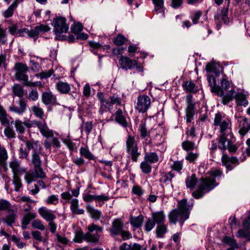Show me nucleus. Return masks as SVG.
Wrapping results in <instances>:
<instances>
[{"mask_svg": "<svg viewBox=\"0 0 250 250\" xmlns=\"http://www.w3.org/2000/svg\"><path fill=\"white\" fill-rule=\"evenodd\" d=\"M27 107V101L24 98H20L17 102V104H13L9 106V110L19 115H22L26 111Z\"/></svg>", "mask_w": 250, "mask_h": 250, "instance_id": "obj_11", "label": "nucleus"}, {"mask_svg": "<svg viewBox=\"0 0 250 250\" xmlns=\"http://www.w3.org/2000/svg\"><path fill=\"white\" fill-rule=\"evenodd\" d=\"M112 117H114V120L116 123L121 125L124 127H127L128 123L126 117L123 113V110L119 108Z\"/></svg>", "mask_w": 250, "mask_h": 250, "instance_id": "obj_18", "label": "nucleus"}, {"mask_svg": "<svg viewBox=\"0 0 250 250\" xmlns=\"http://www.w3.org/2000/svg\"><path fill=\"white\" fill-rule=\"evenodd\" d=\"M189 212L187 207V200L182 199L178 202L177 208L171 210L168 214L170 223L176 224L179 221L181 225L189 217Z\"/></svg>", "mask_w": 250, "mask_h": 250, "instance_id": "obj_2", "label": "nucleus"}, {"mask_svg": "<svg viewBox=\"0 0 250 250\" xmlns=\"http://www.w3.org/2000/svg\"><path fill=\"white\" fill-rule=\"evenodd\" d=\"M155 222L152 218H148L145 225V230L146 232H149L151 230L155 225Z\"/></svg>", "mask_w": 250, "mask_h": 250, "instance_id": "obj_58", "label": "nucleus"}, {"mask_svg": "<svg viewBox=\"0 0 250 250\" xmlns=\"http://www.w3.org/2000/svg\"><path fill=\"white\" fill-rule=\"evenodd\" d=\"M32 226L33 228L41 230H43L45 229V227L42 224V221L39 219H37L33 221Z\"/></svg>", "mask_w": 250, "mask_h": 250, "instance_id": "obj_64", "label": "nucleus"}, {"mask_svg": "<svg viewBox=\"0 0 250 250\" xmlns=\"http://www.w3.org/2000/svg\"><path fill=\"white\" fill-rule=\"evenodd\" d=\"M86 209L87 212L89 213L90 217L94 220H99L102 215V213L101 211L95 209L89 205L86 206Z\"/></svg>", "mask_w": 250, "mask_h": 250, "instance_id": "obj_26", "label": "nucleus"}, {"mask_svg": "<svg viewBox=\"0 0 250 250\" xmlns=\"http://www.w3.org/2000/svg\"><path fill=\"white\" fill-rule=\"evenodd\" d=\"M27 98L29 101H37L39 99V93L37 90L32 89L29 91Z\"/></svg>", "mask_w": 250, "mask_h": 250, "instance_id": "obj_62", "label": "nucleus"}, {"mask_svg": "<svg viewBox=\"0 0 250 250\" xmlns=\"http://www.w3.org/2000/svg\"><path fill=\"white\" fill-rule=\"evenodd\" d=\"M219 86L223 91H228L230 87V83L228 80L223 78L221 80V85Z\"/></svg>", "mask_w": 250, "mask_h": 250, "instance_id": "obj_63", "label": "nucleus"}, {"mask_svg": "<svg viewBox=\"0 0 250 250\" xmlns=\"http://www.w3.org/2000/svg\"><path fill=\"white\" fill-rule=\"evenodd\" d=\"M16 71L15 74V79L19 81H21L23 79H26V73L28 71L29 68L27 65L22 62H16L14 67Z\"/></svg>", "mask_w": 250, "mask_h": 250, "instance_id": "obj_10", "label": "nucleus"}, {"mask_svg": "<svg viewBox=\"0 0 250 250\" xmlns=\"http://www.w3.org/2000/svg\"><path fill=\"white\" fill-rule=\"evenodd\" d=\"M222 163L223 166H225L228 170H231L234 167L232 164H238V160L235 157H229L227 154H223L221 158Z\"/></svg>", "mask_w": 250, "mask_h": 250, "instance_id": "obj_13", "label": "nucleus"}, {"mask_svg": "<svg viewBox=\"0 0 250 250\" xmlns=\"http://www.w3.org/2000/svg\"><path fill=\"white\" fill-rule=\"evenodd\" d=\"M183 149L187 151L193 150L195 148V143L193 142L186 140L182 143Z\"/></svg>", "mask_w": 250, "mask_h": 250, "instance_id": "obj_51", "label": "nucleus"}, {"mask_svg": "<svg viewBox=\"0 0 250 250\" xmlns=\"http://www.w3.org/2000/svg\"><path fill=\"white\" fill-rule=\"evenodd\" d=\"M207 80L208 85L210 87L211 91L212 93L216 92L220 93V87L219 85H216V80L213 75H208Z\"/></svg>", "mask_w": 250, "mask_h": 250, "instance_id": "obj_27", "label": "nucleus"}, {"mask_svg": "<svg viewBox=\"0 0 250 250\" xmlns=\"http://www.w3.org/2000/svg\"><path fill=\"white\" fill-rule=\"evenodd\" d=\"M228 13V7H223L222 9L217 11V14L214 16V19L218 21L221 19L225 24H228L229 22Z\"/></svg>", "mask_w": 250, "mask_h": 250, "instance_id": "obj_21", "label": "nucleus"}, {"mask_svg": "<svg viewBox=\"0 0 250 250\" xmlns=\"http://www.w3.org/2000/svg\"><path fill=\"white\" fill-rule=\"evenodd\" d=\"M80 154L82 157L88 160H95L96 157L89 150L87 146L81 147L80 148Z\"/></svg>", "mask_w": 250, "mask_h": 250, "instance_id": "obj_29", "label": "nucleus"}, {"mask_svg": "<svg viewBox=\"0 0 250 250\" xmlns=\"http://www.w3.org/2000/svg\"><path fill=\"white\" fill-rule=\"evenodd\" d=\"M21 1L20 0H15L14 2L10 5V6L8 8V9L4 12L3 15L5 18H8L11 17L13 13L14 10L17 7L18 4Z\"/></svg>", "mask_w": 250, "mask_h": 250, "instance_id": "obj_35", "label": "nucleus"}, {"mask_svg": "<svg viewBox=\"0 0 250 250\" xmlns=\"http://www.w3.org/2000/svg\"><path fill=\"white\" fill-rule=\"evenodd\" d=\"M152 220L157 225L164 224L165 222V215L163 211L152 213Z\"/></svg>", "mask_w": 250, "mask_h": 250, "instance_id": "obj_32", "label": "nucleus"}, {"mask_svg": "<svg viewBox=\"0 0 250 250\" xmlns=\"http://www.w3.org/2000/svg\"><path fill=\"white\" fill-rule=\"evenodd\" d=\"M11 203L7 200H0V211H6L5 216L1 218V221L8 227H12L16 223L18 215L11 208Z\"/></svg>", "mask_w": 250, "mask_h": 250, "instance_id": "obj_4", "label": "nucleus"}, {"mask_svg": "<svg viewBox=\"0 0 250 250\" xmlns=\"http://www.w3.org/2000/svg\"><path fill=\"white\" fill-rule=\"evenodd\" d=\"M234 89H231L230 90H229L228 93L225 95L224 92L223 91L220 89V93L216 92L215 94L222 97V103L225 105L228 104L229 102L232 100L233 98H234Z\"/></svg>", "mask_w": 250, "mask_h": 250, "instance_id": "obj_22", "label": "nucleus"}, {"mask_svg": "<svg viewBox=\"0 0 250 250\" xmlns=\"http://www.w3.org/2000/svg\"><path fill=\"white\" fill-rule=\"evenodd\" d=\"M42 103L45 105H55L57 103L56 96L50 92H44L42 94Z\"/></svg>", "mask_w": 250, "mask_h": 250, "instance_id": "obj_20", "label": "nucleus"}, {"mask_svg": "<svg viewBox=\"0 0 250 250\" xmlns=\"http://www.w3.org/2000/svg\"><path fill=\"white\" fill-rule=\"evenodd\" d=\"M151 100L149 96L141 95L138 97L135 108L140 113H145L149 108Z\"/></svg>", "mask_w": 250, "mask_h": 250, "instance_id": "obj_9", "label": "nucleus"}, {"mask_svg": "<svg viewBox=\"0 0 250 250\" xmlns=\"http://www.w3.org/2000/svg\"><path fill=\"white\" fill-rule=\"evenodd\" d=\"M182 86L184 89L187 92L196 93L198 91L195 86V84L192 81L189 82L188 81L185 82L183 83Z\"/></svg>", "mask_w": 250, "mask_h": 250, "instance_id": "obj_37", "label": "nucleus"}, {"mask_svg": "<svg viewBox=\"0 0 250 250\" xmlns=\"http://www.w3.org/2000/svg\"><path fill=\"white\" fill-rule=\"evenodd\" d=\"M70 209L72 214L81 215L83 214L84 210L79 208V201L76 198L72 199L70 202Z\"/></svg>", "mask_w": 250, "mask_h": 250, "instance_id": "obj_25", "label": "nucleus"}, {"mask_svg": "<svg viewBox=\"0 0 250 250\" xmlns=\"http://www.w3.org/2000/svg\"><path fill=\"white\" fill-rule=\"evenodd\" d=\"M66 19L63 17H58L53 19L52 25L54 27L53 32L57 36H60L63 33H67L69 29V25L66 23Z\"/></svg>", "mask_w": 250, "mask_h": 250, "instance_id": "obj_7", "label": "nucleus"}, {"mask_svg": "<svg viewBox=\"0 0 250 250\" xmlns=\"http://www.w3.org/2000/svg\"><path fill=\"white\" fill-rule=\"evenodd\" d=\"M31 110L34 115L40 119H42L44 116V111L42 108L38 106L34 105L32 106Z\"/></svg>", "mask_w": 250, "mask_h": 250, "instance_id": "obj_50", "label": "nucleus"}, {"mask_svg": "<svg viewBox=\"0 0 250 250\" xmlns=\"http://www.w3.org/2000/svg\"><path fill=\"white\" fill-rule=\"evenodd\" d=\"M208 174L210 176L200 178L197 188L192 192V196L196 199L202 198L206 193L218 185L215 178L221 177L222 171L220 169H215L208 171Z\"/></svg>", "mask_w": 250, "mask_h": 250, "instance_id": "obj_1", "label": "nucleus"}, {"mask_svg": "<svg viewBox=\"0 0 250 250\" xmlns=\"http://www.w3.org/2000/svg\"><path fill=\"white\" fill-rule=\"evenodd\" d=\"M243 225L246 230L239 229L237 232V236L241 238H247V240L250 241V232L247 231L250 229V215L244 220Z\"/></svg>", "mask_w": 250, "mask_h": 250, "instance_id": "obj_14", "label": "nucleus"}, {"mask_svg": "<svg viewBox=\"0 0 250 250\" xmlns=\"http://www.w3.org/2000/svg\"><path fill=\"white\" fill-rule=\"evenodd\" d=\"M126 152L127 157L133 162H137L141 156V152L135 137L129 135L125 141Z\"/></svg>", "mask_w": 250, "mask_h": 250, "instance_id": "obj_5", "label": "nucleus"}, {"mask_svg": "<svg viewBox=\"0 0 250 250\" xmlns=\"http://www.w3.org/2000/svg\"><path fill=\"white\" fill-rule=\"evenodd\" d=\"M97 96L100 102V108L99 109V113L103 114L104 111H106V105H105L107 102V100L104 98V95L102 92L97 93Z\"/></svg>", "mask_w": 250, "mask_h": 250, "instance_id": "obj_36", "label": "nucleus"}, {"mask_svg": "<svg viewBox=\"0 0 250 250\" xmlns=\"http://www.w3.org/2000/svg\"><path fill=\"white\" fill-rule=\"evenodd\" d=\"M82 30L83 25L80 22L74 23L71 27V32L76 35L80 33Z\"/></svg>", "mask_w": 250, "mask_h": 250, "instance_id": "obj_60", "label": "nucleus"}, {"mask_svg": "<svg viewBox=\"0 0 250 250\" xmlns=\"http://www.w3.org/2000/svg\"><path fill=\"white\" fill-rule=\"evenodd\" d=\"M36 217V213L30 212L23 215L22 221L25 222V224H29L31 221L35 219Z\"/></svg>", "mask_w": 250, "mask_h": 250, "instance_id": "obj_53", "label": "nucleus"}, {"mask_svg": "<svg viewBox=\"0 0 250 250\" xmlns=\"http://www.w3.org/2000/svg\"><path fill=\"white\" fill-rule=\"evenodd\" d=\"M0 122L2 125L5 126L9 125L10 120L9 119V115L7 114L5 109L0 113Z\"/></svg>", "mask_w": 250, "mask_h": 250, "instance_id": "obj_47", "label": "nucleus"}, {"mask_svg": "<svg viewBox=\"0 0 250 250\" xmlns=\"http://www.w3.org/2000/svg\"><path fill=\"white\" fill-rule=\"evenodd\" d=\"M187 107L186 108V119L187 123H190L193 120L195 112V104L192 100V96L188 94L186 97Z\"/></svg>", "mask_w": 250, "mask_h": 250, "instance_id": "obj_8", "label": "nucleus"}, {"mask_svg": "<svg viewBox=\"0 0 250 250\" xmlns=\"http://www.w3.org/2000/svg\"><path fill=\"white\" fill-rule=\"evenodd\" d=\"M103 228L92 223L87 227L88 231L85 233V241L92 243H98L103 232Z\"/></svg>", "mask_w": 250, "mask_h": 250, "instance_id": "obj_6", "label": "nucleus"}, {"mask_svg": "<svg viewBox=\"0 0 250 250\" xmlns=\"http://www.w3.org/2000/svg\"><path fill=\"white\" fill-rule=\"evenodd\" d=\"M110 101L107 100V102L105 104L106 109H107L108 110H110L112 107L113 105L116 104V105H121L122 103V99L116 94H113L110 96Z\"/></svg>", "mask_w": 250, "mask_h": 250, "instance_id": "obj_24", "label": "nucleus"}, {"mask_svg": "<svg viewBox=\"0 0 250 250\" xmlns=\"http://www.w3.org/2000/svg\"><path fill=\"white\" fill-rule=\"evenodd\" d=\"M4 133L5 136L8 139H12L15 137V132L9 125L6 126V128L4 130Z\"/></svg>", "mask_w": 250, "mask_h": 250, "instance_id": "obj_54", "label": "nucleus"}, {"mask_svg": "<svg viewBox=\"0 0 250 250\" xmlns=\"http://www.w3.org/2000/svg\"><path fill=\"white\" fill-rule=\"evenodd\" d=\"M57 89L62 94H67L70 91V85L65 82L59 81L56 84Z\"/></svg>", "mask_w": 250, "mask_h": 250, "instance_id": "obj_33", "label": "nucleus"}, {"mask_svg": "<svg viewBox=\"0 0 250 250\" xmlns=\"http://www.w3.org/2000/svg\"><path fill=\"white\" fill-rule=\"evenodd\" d=\"M123 223L119 219H115L112 223L111 228L110 229V234L112 236L119 235L123 228Z\"/></svg>", "mask_w": 250, "mask_h": 250, "instance_id": "obj_17", "label": "nucleus"}, {"mask_svg": "<svg viewBox=\"0 0 250 250\" xmlns=\"http://www.w3.org/2000/svg\"><path fill=\"white\" fill-rule=\"evenodd\" d=\"M34 168V175L37 178L43 179L46 177L45 173L42 167V165L35 166Z\"/></svg>", "mask_w": 250, "mask_h": 250, "instance_id": "obj_48", "label": "nucleus"}, {"mask_svg": "<svg viewBox=\"0 0 250 250\" xmlns=\"http://www.w3.org/2000/svg\"><path fill=\"white\" fill-rule=\"evenodd\" d=\"M83 240H85V233H83L82 230L77 231L75 235V242L77 243H81Z\"/></svg>", "mask_w": 250, "mask_h": 250, "instance_id": "obj_59", "label": "nucleus"}, {"mask_svg": "<svg viewBox=\"0 0 250 250\" xmlns=\"http://www.w3.org/2000/svg\"><path fill=\"white\" fill-rule=\"evenodd\" d=\"M143 222L144 216L142 215H140L135 217L132 216H130V223L133 227L136 228H140L142 226Z\"/></svg>", "mask_w": 250, "mask_h": 250, "instance_id": "obj_34", "label": "nucleus"}, {"mask_svg": "<svg viewBox=\"0 0 250 250\" xmlns=\"http://www.w3.org/2000/svg\"><path fill=\"white\" fill-rule=\"evenodd\" d=\"M239 133L242 137H243L250 130V123H249L247 118H242L239 123Z\"/></svg>", "mask_w": 250, "mask_h": 250, "instance_id": "obj_23", "label": "nucleus"}, {"mask_svg": "<svg viewBox=\"0 0 250 250\" xmlns=\"http://www.w3.org/2000/svg\"><path fill=\"white\" fill-rule=\"evenodd\" d=\"M174 174L171 171L167 173H165L159 179V182L164 184H167L168 182L171 183L172 179L174 177Z\"/></svg>", "mask_w": 250, "mask_h": 250, "instance_id": "obj_46", "label": "nucleus"}, {"mask_svg": "<svg viewBox=\"0 0 250 250\" xmlns=\"http://www.w3.org/2000/svg\"><path fill=\"white\" fill-rule=\"evenodd\" d=\"M219 126L221 134H227V132L229 131L231 132V123L229 119H224Z\"/></svg>", "mask_w": 250, "mask_h": 250, "instance_id": "obj_30", "label": "nucleus"}, {"mask_svg": "<svg viewBox=\"0 0 250 250\" xmlns=\"http://www.w3.org/2000/svg\"><path fill=\"white\" fill-rule=\"evenodd\" d=\"M138 130L142 138H145L150 135V132L147 129L146 123L145 121H141V123L139 125Z\"/></svg>", "mask_w": 250, "mask_h": 250, "instance_id": "obj_43", "label": "nucleus"}, {"mask_svg": "<svg viewBox=\"0 0 250 250\" xmlns=\"http://www.w3.org/2000/svg\"><path fill=\"white\" fill-rule=\"evenodd\" d=\"M155 5V11L156 12L161 13L164 5V0H152Z\"/></svg>", "mask_w": 250, "mask_h": 250, "instance_id": "obj_61", "label": "nucleus"}, {"mask_svg": "<svg viewBox=\"0 0 250 250\" xmlns=\"http://www.w3.org/2000/svg\"><path fill=\"white\" fill-rule=\"evenodd\" d=\"M236 100V103L238 105L247 106L248 104V101L246 100L245 95L242 93H238L234 96Z\"/></svg>", "mask_w": 250, "mask_h": 250, "instance_id": "obj_40", "label": "nucleus"}, {"mask_svg": "<svg viewBox=\"0 0 250 250\" xmlns=\"http://www.w3.org/2000/svg\"><path fill=\"white\" fill-rule=\"evenodd\" d=\"M227 149H228L229 152L233 154L237 151L238 146L236 144H234L232 141L230 140H228V144L227 146Z\"/></svg>", "mask_w": 250, "mask_h": 250, "instance_id": "obj_55", "label": "nucleus"}, {"mask_svg": "<svg viewBox=\"0 0 250 250\" xmlns=\"http://www.w3.org/2000/svg\"><path fill=\"white\" fill-rule=\"evenodd\" d=\"M198 182V179L195 174H192L190 176H188L186 180V185L187 188L190 190L194 189L195 186Z\"/></svg>", "mask_w": 250, "mask_h": 250, "instance_id": "obj_31", "label": "nucleus"}, {"mask_svg": "<svg viewBox=\"0 0 250 250\" xmlns=\"http://www.w3.org/2000/svg\"><path fill=\"white\" fill-rule=\"evenodd\" d=\"M155 231L158 238H163L165 234L167 232V227L164 224L157 225Z\"/></svg>", "mask_w": 250, "mask_h": 250, "instance_id": "obj_41", "label": "nucleus"}, {"mask_svg": "<svg viewBox=\"0 0 250 250\" xmlns=\"http://www.w3.org/2000/svg\"><path fill=\"white\" fill-rule=\"evenodd\" d=\"M119 64L122 69L127 70L134 68L135 65H136L137 61L122 55L119 60Z\"/></svg>", "mask_w": 250, "mask_h": 250, "instance_id": "obj_12", "label": "nucleus"}, {"mask_svg": "<svg viewBox=\"0 0 250 250\" xmlns=\"http://www.w3.org/2000/svg\"><path fill=\"white\" fill-rule=\"evenodd\" d=\"M128 39L121 34H118L114 39V43L118 46H121L127 43Z\"/></svg>", "mask_w": 250, "mask_h": 250, "instance_id": "obj_45", "label": "nucleus"}, {"mask_svg": "<svg viewBox=\"0 0 250 250\" xmlns=\"http://www.w3.org/2000/svg\"><path fill=\"white\" fill-rule=\"evenodd\" d=\"M13 179L12 183L15 186L14 190L16 191H18L22 186L20 175H13Z\"/></svg>", "mask_w": 250, "mask_h": 250, "instance_id": "obj_52", "label": "nucleus"}, {"mask_svg": "<svg viewBox=\"0 0 250 250\" xmlns=\"http://www.w3.org/2000/svg\"><path fill=\"white\" fill-rule=\"evenodd\" d=\"M11 124L14 125L17 132L20 134H23L25 132V127L30 128L33 125L38 127L40 133L42 136H46V135L48 134L46 133L49 132L48 131L47 125L44 120H34L31 121V123H30L26 122H22L21 121L17 119L15 121H12Z\"/></svg>", "mask_w": 250, "mask_h": 250, "instance_id": "obj_3", "label": "nucleus"}, {"mask_svg": "<svg viewBox=\"0 0 250 250\" xmlns=\"http://www.w3.org/2000/svg\"><path fill=\"white\" fill-rule=\"evenodd\" d=\"M54 73V70L51 69L48 71H42L36 74V76L40 77L41 79H46L50 77Z\"/></svg>", "mask_w": 250, "mask_h": 250, "instance_id": "obj_57", "label": "nucleus"}, {"mask_svg": "<svg viewBox=\"0 0 250 250\" xmlns=\"http://www.w3.org/2000/svg\"><path fill=\"white\" fill-rule=\"evenodd\" d=\"M48 131L49 132L47 133L48 134L46 136H43L46 138H52V146H56L57 148L61 147V143L59 139L54 136V133L52 130H50L48 127Z\"/></svg>", "mask_w": 250, "mask_h": 250, "instance_id": "obj_42", "label": "nucleus"}, {"mask_svg": "<svg viewBox=\"0 0 250 250\" xmlns=\"http://www.w3.org/2000/svg\"><path fill=\"white\" fill-rule=\"evenodd\" d=\"M42 153H35L31 154V164L34 166L42 165V161L40 154Z\"/></svg>", "mask_w": 250, "mask_h": 250, "instance_id": "obj_49", "label": "nucleus"}, {"mask_svg": "<svg viewBox=\"0 0 250 250\" xmlns=\"http://www.w3.org/2000/svg\"><path fill=\"white\" fill-rule=\"evenodd\" d=\"M38 212L44 219L48 222L53 221L56 218V216L53 211L48 209L45 207H41L39 208Z\"/></svg>", "mask_w": 250, "mask_h": 250, "instance_id": "obj_19", "label": "nucleus"}, {"mask_svg": "<svg viewBox=\"0 0 250 250\" xmlns=\"http://www.w3.org/2000/svg\"><path fill=\"white\" fill-rule=\"evenodd\" d=\"M140 167L142 172L145 174H149L151 171L152 167L150 164L145 160L141 163Z\"/></svg>", "mask_w": 250, "mask_h": 250, "instance_id": "obj_44", "label": "nucleus"}, {"mask_svg": "<svg viewBox=\"0 0 250 250\" xmlns=\"http://www.w3.org/2000/svg\"><path fill=\"white\" fill-rule=\"evenodd\" d=\"M223 242L231 247L237 248V244L236 241L229 236H225L223 238Z\"/></svg>", "mask_w": 250, "mask_h": 250, "instance_id": "obj_56", "label": "nucleus"}, {"mask_svg": "<svg viewBox=\"0 0 250 250\" xmlns=\"http://www.w3.org/2000/svg\"><path fill=\"white\" fill-rule=\"evenodd\" d=\"M159 159V156L156 152H146L144 156V160L150 164L156 163Z\"/></svg>", "mask_w": 250, "mask_h": 250, "instance_id": "obj_38", "label": "nucleus"}, {"mask_svg": "<svg viewBox=\"0 0 250 250\" xmlns=\"http://www.w3.org/2000/svg\"><path fill=\"white\" fill-rule=\"evenodd\" d=\"M9 167L11 168L13 175H20L26 172L25 168L21 166V162L14 159L9 163Z\"/></svg>", "mask_w": 250, "mask_h": 250, "instance_id": "obj_16", "label": "nucleus"}, {"mask_svg": "<svg viewBox=\"0 0 250 250\" xmlns=\"http://www.w3.org/2000/svg\"><path fill=\"white\" fill-rule=\"evenodd\" d=\"M12 90L13 94L20 98H23L24 95L23 88L20 84L15 83L12 87Z\"/></svg>", "mask_w": 250, "mask_h": 250, "instance_id": "obj_39", "label": "nucleus"}, {"mask_svg": "<svg viewBox=\"0 0 250 250\" xmlns=\"http://www.w3.org/2000/svg\"><path fill=\"white\" fill-rule=\"evenodd\" d=\"M24 143L28 150H33L32 153L42 152V147L39 141H35L33 139H31L25 141Z\"/></svg>", "mask_w": 250, "mask_h": 250, "instance_id": "obj_15", "label": "nucleus"}, {"mask_svg": "<svg viewBox=\"0 0 250 250\" xmlns=\"http://www.w3.org/2000/svg\"><path fill=\"white\" fill-rule=\"evenodd\" d=\"M227 134H221L219 136L217 139L218 143V148L220 149L222 152L224 154L225 151L227 150L226 142L229 140L227 138Z\"/></svg>", "mask_w": 250, "mask_h": 250, "instance_id": "obj_28", "label": "nucleus"}]
</instances>
